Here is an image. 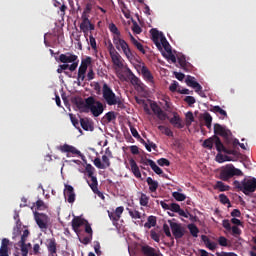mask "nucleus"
Masks as SVG:
<instances>
[{"instance_id": "47", "label": "nucleus", "mask_w": 256, "mask_h": 256, "mask_svg": "<svg viewBox=\"0 0 256 256\" xmlns=\"http://www.w3.org/2000/svg\"><path fill=\"white\" fill-rule=\"evenodd\" d=\"M150 237H151V239H153V241H155L156 243H159V241H161V235H159V233H156L155 230H151V231H150Z\"/></svg>"}, {"instance_id": "38", "label": "nucleus", "mask_w": 256, "mask_h": 256, "mask_svg": "<svg viewBox=\"0 0 256 256\" xmlns=\"http://www.w3.org/2000/svg\"><path fill=\"white\" fill-rule=\"evenodd\" d=\"M188 229L192 235V237H198L199 235V228H197V225L195 224H189Z\"/></svg>"}, {"instance_id": "32", "label": "nucleus", "mask_w": 256, "mask_h": 256, "mask_svg": "<svg viewBox=\"0 0 256 256\" xmlns=\"http://www.w3.org/2000/svg\"><path fill=\"white\" fill-rule=\"evenodd\" d=\"M80 125L84 131H93V125L85 118L80 119Z\"/></svg>"}, {"instance_id": "8", "label": "nucleus", "mask_w": 256, "mask_h": 256, "mask_svg": "<svg viewBox=\"0 0 256 256\" xmlns=\"http://www.w3.org/2000/svg\"><path fill=\"white\" fill-rule=\"evenodd\" d=\"M113 43L118 51H123L124 55L127 57V59H131L133 57V53L131 52V48L129 47V44L127 41L122 39V37L117 38L116 40H113Z\"/></svg>"}, {"instance_id": "53", "label": "nucleus", "mask_w": 256, "mask_h": 256, "mask_svg": "<svg viewBox=\"0 0 256 256\" xmlns=\"http://www.w3.org/2000/svg\"><path fill=\"white\" fill-rule=\"evenodd\" d=\"M94 165L97 167V169H106L105 164L101 163V158H95Z\"/></svg>"}, {"instance_id": "6", "label": "nucleus", "mask_w": 256, "mask_h": 256, "mask_svg": "<svg viewBox=\"0 0 256 256\" xmlns=\"http://www.w3.org/2000/svg\"><path fill=\"white\" fill-rule=\"evenodd\" d=\"M214 135H216V137H218V135L223 137L226 145H230V143L233 141V133H231V130L227 129L221 124H214Z\"/></svg>"}, {"instance_id": "55", "label": "nucleus", "mask_w": 256, "mask_h": 256, "mask_svg": "<svg viewBox=\"0 0 256 256\" xmlns=\"http://www.w3.org/2000/svg\"><path fill=\"white\" fill-rule=\"evenodd\" d=\"M89 43H90V47H92L94 51L97 50V41L95 40V37H93V34L89 36Z\"/></svg>"}, {"instance_id": "63", "label": "nucleus", "mask_w": 256, "mask_h": 256, "mask_svg": "<svg viewBox=\"0 0 256 256\" xmlns=\"http://www.w3.org/2000/svg\"><path fill=\"white\" fill-rule=\"evenodd\" d=\"M178 63L181 67H186L187 65V60L185 58V56H180L178 57Z\"/></svg>"}, {"instance_id": "21", "label": "nucleus", "mask_w": 256, "mask_h": 256, "mask_svg": "<svg viewBox=\"0 0 256 256\" xmlns=\"http://www.w3.org/2000/svg\"><path fill=\"white\" fill-rule=\"evenodd\" d=\"M11 241L8 238H3L0 246V256H9V245Z\"/></svg>"}, {"instance_id": "29", "label": "nucleus", "mask_w": 256, "mask_h": 256, "mask_svg": "<svg viewBox=\"0 0 256 256\" xmlns=\"http://www.w3.org/2000/svg\"><path fill=\"white\" fill-rule=\"evenodd\" d=\"M47 249L50 255L57 254V242L55 241V238L48 240Z\"/></svg>"}, {"instance_id": "12", "label": "nucleus", "mask_w": 256, "mask_h": 256, "mask_svg": "<svg viewBox=\"0 0 256 256\" xmlns=\"http://www.w3.org/2000/svg\"><path fill=\"white\" fill-rule=\"evenodd\" d=\"M34 219L40 229H47L49 227V216L44 213L35 212Z\"/></svg>"}, {"instance_id": "14", "label": "nucleus", "mask_w": 256, "mask_h": 256, "mask_svg": "<svg viewBox=\"0 0 256 256\" xmlns=\"http://www.w3.org/2000/svg\"><path fill=\"white\" fill-rule=\"evenodd\" d=\"M172 115L173 117L168 119L170 125H172L176 129H183V127H185V124L183 123V119H181V116H179V113L173 112Z\"/></svg>"}, {"instance_id": "46", "label": "nucleus", "mask_w": 256, "mask_h": 256, "mask_svg": "<svg viewBox=\"0 0 256 256\" xmlns=\"http://www.w3.org/2000/svg\"><path fill=\"white\" fill-rule=\"evenodd\" d=\"M218 244L220 247H229V240H227L224 236H220L218 238Z\"/></svg>"}, {"instance_id": "4", "label": "nucleus", "mask_w": 256, "mask_h": 256, "mask_svg": "<svg viewBox=\"0 0 256 256\" xmlns=\"http://www.w3.org/2000/svg\"><path fill=\"white\" fill-rule=\"evenodd\" d=\"M232 177H243V171L235 168L233 164H228L220 171V179L221 181H229Z\"/></svg>"}, {"instance_id": "60", "label": "nucleus", "mask_w": 256, "mask_h": 256, "mask_svg": "<svg viewBox=\"0 0 256 256\" xmlns=\"http://www.w3.org/2000/svg\"><path fill=\"white\" fill-rule=\"evenodd\" d=\"M145 148L147 149V151L149 153H151V149H156L157 144L153 143V142H149V144H147L146 142H144Z\"/></svg>"}, {"instance_id": "51", "label": "nucleus", "mask_w": 256, "mask_h": 256, "mask_svg": "<svg viewBox=\"0 0 256 256\" xmlns=\"http://www.w3.org/2000/svg\"><path fill=\"white\" fill-rule=\"evenodd\" d=\"M105 118L107 119L108 123H111V121H115V119H117V116L115 115V112L110 111L105 114Z\"/></svg>"}, {"instance_id": "2", "label": "nucleus", "mask_w": 256, "mask_h": 256, "mask_svg": "<svg viewBox=\"0 0 256 256\" xmlns=\"http://www.w3.org/2000/svg\"><path fill=\"white\" fill-rule=\"evenodd\" d=\"M150 35L157 49L164 48L166 53H171V45L167 41V38H165V35H163V32H159L157 28H152L150 30Z\"/></svg>"}, {"instance_id": "16", "label": "nucleus", "mask_w": 256, "mask_h": 256, "mask_svg": "<svg viewBox=\"0 0 256 256\" xmlns=\"http://www.w3.org/2000/svg\"><path fill=\"white\" fill-rule=\"evenodd\" d=\"M144 165H149L151 167L152 171H154V173H156V175H161V177L167 178V175L163 172V170L159 166H157L155 161H153L151 159H147L146 162H144Z\"/></svg>"}, {"instance_id": "34", "label": "nucleus", "mask_w": 256, "mask_h": 256, "mask_svg": "<svg viewBox=\"0 0 256 256\" xmlns=\"http://www.w3.org/2000/svg\"><path fill=\"white\" fill-rule=\"evenodd\" d=\"M139 203L141 207H148L149 206V196L145 193L140 194Z\"/></svg>"}, {"instance_id": "26", "label": "nucleus", "mask_w": 256, "mask_h": 256, "mask_svg": "<svg viewBox=\"0 0 256 256\" xmlns=\"http://www.w3.org/2000/svg\"><path fill=\"white\" fill-rule=\"evenodd\" d=\"M141 252L144 256H159L157 250L149 245H144L141 247Z\"/></svg>"}, {"instance_id": "28", "label": "nucleus", "mask_w": 256, "mask_h": 256, "mask_svg": "<svg viewBox=\"0 0 256 256\" xmlns=\"http://www.w3.org/2000/svg\"><path fill=\"white\" fill-rule=\"evenodd\" d=\"M146 183L148 184L149 191L151 193H155V191H157V189H159V182H157V180H153V178H151V177H148L146 179Z\"/></svg>"}, {"instance_id": "23", "label": "nucleus", "mask_w": 256, "mask_h": 256, "mask_svg": "<svg viewBox=\"0 0 256 256\" xmlns=\"http://www.w3.org/2000/svg\"><path fill=\"white\" fill-rule=\"evenodd\" d=\"M130 163V171H132L133 175L137 179H141V170H139V166L137 165V162L133 158L129 160Z\"/></svg>"}, {"instance_id": "33", "label": "nucleus", "mask_w": 256, "mask_h": 256, "mask_svg": "<svg viewBox=\"0 0 256 256\" xmlns=\"http://www.w3.org/2000/svg\"><path fill=\"white\" fill-rule=\"evenodd\" d=\"M157 225V217L149 216L147 222L144 224L146 229H151V227H155Z\"/></svg>"}, {"instance_id": "11", "label": "nucleus", "mask_w": 256, "mask_h": 256, "mask_svg": "<svg viewBox=\"0 0 256 256\" xmlns=\"http://www.w3.org/2000/svg\"><path fill=\"white\" fill-rule=\"evenodd\" d=\"M89 65H91V57H87L81 61L77 77V81L79 83H81V81H85V74L87 73V67H89Z\"/></svg>"}, {"instance_id": "24", "label": "nucleus", "mask_w": 256, "mask_h": 256, "mask_svg": "<svg viewBox=\"0 0 256 256\" xmlns=\"http://www.w3.org/2000/svg\"><path fill=\"white\" fill-rule=\"evenodd\" d=\"M141 73H142L143 79L146 80L147 83H151V85H153L154 78H153V74H151V71H149V68H147L146 66H143L141 69Z\"/></svg>"}, {"instance_id": "31", "label": "nucleus", "mask_w": 256, "mask_h": 256, "mask_svg": "<svg viewBox=\"0 0 256 256\" xmlns=\"http://www.w3.org/2000/svg\"><path fill=\"white\" fill-rule=\"evenodd\" d=\"M91 180V182L89 180H86L87 181V184L89 185L90 189L92 191H97V189H99V182L97 181V177L96 176H92V177H89Z\"/></svg>"}, {"instance_id": "35", "label": "nucleus", "mask_w": 256, "mask_h": 256, "mask_svg": "<svg viewBox=\"0 0 256 256\" xmlns=\"http://www.w3.org/2000/svg\"><path fill=\"white\" fill-rule=\"evenodd\" d=\"M82 225H83V220H81V218H74L72 220V228L75 231V233L79 231V227H81Z\"/></svg>"}, {"instance_id": "20", "label": "nucleus", "mask_w": 256, "mask_h": 256, "mask_svg": "<svg viewBox=\"0 0 256 256\" xmlns=\"http://www.w3.org/2000/svg\"><path fill=\"white\" fill-rule=\"evenodd\" d=\"M58 149L59 151H61V153H71L72 155H81V151L77 150V148L69 144H64L62 146H59Z\"/></svg>"}, {"instance_id": "44", "label": "nucleus", "mask_w": 256, "mask_h": 256, "mask_svg": "<svg viewBox=\"0 0 256 256\" xmlns=\"http://www.w3.org/2000/svg\"><path fill=\"white\" fill-rule=\"evenodd\" d=\"M132 31L136 35H141V33L143 32V29H141V26H139V24L137 22H133Z\"/></svg>"}, {"instance_id": "50", "label": "nucleus", "mask_w": 256, "mask_h": 256, "mask_svg": "<svg viewBox=\"0 0 256 256\" xmlns=\"http://www.w3.org/2000/svg\"><path fill=\"white\" fill-rule=\"evenodd\" d=\"M85 169L88 177H93L95 173V167H93L91 164H87Z\"/></svg>"}, {"instance_id": "45", "label": "nucleus", "mask_w": 256, "mask_h": 256, "mask_svg": "<svg viewBox=\"0 0 256 256\" xmlns=\"http://www.w3.org/2000/svg\"><path fill=\"white\" fill-rule=\"evenodd\" d=\"M213 113H219V115H222L223 117H227V111L223 110L219 106H214L212 108Z\"/></svg>"}, {"instance_id": "59", "label": "nucleus", "mask_w": 256, "mask_h": 256, "mask_svg": "<svg viewBox=\"0 0 256 256\" xmlns=\"http://www.w3.org/2000/svg\"><path fill=\"white\" fill-rule=\"evenodd\" d=\"M28 237H29V230H24L21 236V239L18 243H26Z\"/></svg>"}, {"instance_id": "13", "label": "nucleus", "mask_w": 256, "mask_h": 256, "mask_svg": "<svg viewBox=\"0 0 256 256\" xmlns=\"http://www.w3.org/2000/svg\"><path fill=\"white\" fill-rule=\"evenodd\" d=\"M154 115H156L159 119V121H167V119H169V116L167 115V113H165L161 107H159V105H157V103H152L150 105Z\"/></svg>"}, {"instance_id": "54", "label": "nucleus", "mask_w": 256, "mask_h": 256, "mask_svg": "<svg viewBox=\"0 0 256 256\" xmlns=\"http://www.w3.org/2000/svg\"><path fill=\"white\" fill-rule=\"evenodd\" d=\"M219 200H220V203H222V205H227V204H230L231 202L229 201V198L227 197V195L225 194H220L219 195Z\"/></svg>"}, {"instance_id": "10", "label": "nucleus", "mask_w": 256, "mask_h": 256, "mask_svg": "<svg viewBox=\"0 0 256 256\" xmlns=\"http://www.w3.org/2000/svg\"><path fill=\"white\" fill-rule=\"evenodd\" d=\"M168 223L175 239H183V237H185V227H183L180 223L173 222L171 220L168 221Z\"/></svg>"}, {"instance_id": "27", "label": "nucleus", "mask_w": 256, "mask_h": 256, "mask_svg": "<svg viewBox=\"0 0 256 256\" xmlns=\"http://www.w3.org/2000/svg\"><path fill=\"white\" fill-rule=\"evenodd\" d=\"M201 239L203 243L206 245L207 249H209L210 251H215L217 249V243L211 242L209 237L202 235Z\"/></svg>"}, {"instance_id": "1", "label": "nucleus", "mask_w": 256, "mask_h": 256, "mask_svg": "<svg viewBox=\"0 0 256 256\" xmlns=\"http://www.w3.org/2000/svg\"><path fill=\"white\" fill-rule=\"evenodd\" d=\"M215 144L216 150L218 153H226V155H237V152L233 149H227L223 142L221 141V138L217 135H213L212 137L204 140L203 147L204 149H213V145Z\"/></svg>"}, {"instance_id": "17", "label": "nucleus", "mask_w": 256, "mask_h": 256, "mask_svg": "<svg viewBox=\"0 0 256 256\" xmlns=\"http://www.w3.org/2000/svg\"><path fill=\"white\" fill-rule=\"evenodd\" d=\"M64 190V196L68 203H75V189L71 185H66Z\"/></svg>"}, {"instance_id": "22", "label": "nucleus", "mask_w": 256, "mask_h": 256, "mask_svg": "<svg viewBox=\"0 0 256 256\" xmlns=\"http://www.w3.org/2000/svg\"><path fill=\"white\" fill-rule=\"evenodd\" d=\"M110 57L112 59V63L113 65H115V67H118V69H123V61L121 60V55L119 54V52H114L112 54H110Z\"/></svg>"}, {"instance_id": "56", "label": "nucleus", "mask_w": 256, "mask_h": 256, "mask_svg": "<svg viewBox=\"0 0 256 256\" xmlns=\"http://www.w3.org/2000/svg\"><path fill=\"white\" fill-rule=\"evenodd\" d=\"M36 208L38 209V211H43L47 207L45 206V202H43V200H38L36 202Z\"/></svg>"}, {"instance_id": "40", "label": "nucleus", "mask_w": 256, "mask_h": 256, "mask_svg": "<svg viewBox=\"0 0 256 256\" xmlns=\"http://www.w3.org/2000/svg\"><path fill=\"white\" fill-rule=\"evenodd\" d=\"M128 213L132 219H141V212L139 210L128 209Z\"/></svg>"}, {"instance_id": "7", "label": "nucleus", "mask_w": 256, "mask_h": 256, "mask_svg": "<svg viewBox=\"0 0 256 256\" xmlns=\"http://www.w3.org/2000/svg\"><path fill=\"white\" fill-rule=\"evenodd\" d=\"M125 81H130L131 85H133L135 89H137V91H145V84H143V82H141V79L135 76L133 71H131V69L129 68L126 71Z\"/></svg>"}, {"instance_id": "30", "label": "nucleus", "mask_w": 256, "mask_h": 256, "mask_svg": "<svg viewBox=\"0 0 256 256\" xmlns=\"http://www.w3.org/2000/svg\"><path fill=\"white\" fill-rule=\"evenodd\" d=\"M130 41H131L132 45H134V47H136V49H138V51H140V53H143V55H145L146 51H145V48L143 47V44H141L139 41H137V39H135V37H133L132 34H130Z\"/></svg>"}, {"instance_id": "49", "label": "nucleus", "mask_w": 256, "mask_h": 256, "mask_svg": "<svg viewBox=\"0 0 256 256\" xmlns=\"http://www.w3.org/2000/svg\"><path fill=\"white\" fill-rule=\"evenodd\" d=\"M163 231H164L166 237H169L173 241V235L171 234V228L166 223L163 224Z\"/></svg>"}, {"instance_id": "41", "label": "nucleus", "mask_w": 256, "mask_h": 256, "mask_svg": "<svg viewBox=\"0 0 256 256\" xmlns=\"http://www.w3.org/2000/svg\"><path fill=\"white\" fill-rule=\"evenodd\" d=\"M18 245L21 249V254L22 256H27L29 255V248H27V244L24 242V243H19L18 242Z\"/></svg>"}, {"instance_id": "43", "label": "nucleus", "mask_w": 256, "mask_h": 256, "mask_svg": "<svg viewBox=\"0 0 256 256\" xmlns=\"http://www.w3.org/2000/svg\"><path fill=\"white\" fill-rule=\"evenodd\" d=\"M91 24V20L85 21L82 20V23L80 24V29L83 31V33H87L89 31V25Z\"/></svg>"}, {"instance_id": "62", "label": "nucleus", "mask_w": 256, "mask_h": 256, "mask_svg": "<svg viewBox=\"0 0 256 256\" xmlns=\"http://www.w3.org/2000/svg\"><path fill=\"white\" fill-rule=\"evenodd\" d=\"M177 87H179V82L173 81V83L169 86V91L175 93V91H177Z\"/></svg>"}, {"instance_id": "18", "label": "nucleus", "mask_w": 256, "mask_h": 256, "mask_svg": "<svg viewBox=\"0 0 256 256\" xmlns=\"http://www.w3.org/2000/svg\"><path fill=\"white\" fill-rule=\"evenodd\" d=\"M78 57L75 54L72 53H66V54H61L59 56V61L60 63H75L77 61Z\"/></svg>"}, {"instance_id": "3", "label": "nucleus", "mask_w": 256, "mask_h": 256, "mask_svg": "<svg viewBox=\"0 0 256 256\" xmlns=\"http://www.w3.org/2000/svg\"><path fill=\"white\" fill-rule=\"evenodd\" d=\"M234 187L242 191L244 195H249V193H255L256 191V178L248 177L244 178L241 182L238 180L234 181Z\"/></svg>"}, {"instance_id": "5", "label": "nucleus", "mask_w": 256, "mask_h": 256, "mask_svg": "<svg viewBox=\"0 0 256 256\" xmlns=\"http://www.w3.org/2000/svg\"><path fill=\"white\" fill-rule=\"evenodd\" d=\"M87 109L94 117H99L105 111V105L101 101H96L92 96L87 98Z\"/></svg>"}, {"instance_id": "58", "label": "nucleus", "mask_w": 256, "mask_h": 256, "mask_svg": "<svg viewBox=\"0 0 256 256\" xmlns=\"http://www.w3.org/2000/svg\"><path fill=\"white\" fill-rule=\"evenodd\" d=\"M185 103H187L190 107L191 105H195V97L193 96H186L184 99Z\"/></svg>"}, {"instance_id": "64", "label": "nucleus", "mask_w": 256, "mask_h": 256, "mask_svg": "<svg viewBox=\"0 0 256 256\" xmlns=\"http://www.w3.org/2000/svg\"><path fill=\"white\" fill-rule=\"evenodd\" d=\"M232 231V235H234V237H237V235H241V229L237 226H233L231 228Z\"/></svg>"}, {"instance_id": "37", "label": "nucleus", "mask_w": 256, "mask_h": 256, "mask_svg": "<svg viewBox=\"0 0 256 256\" xmlns=\"http://www.w3.org/2000/svg\"><path fill=\"white\" fill-rule=\"evenodd\" d=\"M97 2H95V0H88L87 3L85 4V8L84 11L86 13H91V11H93V7H95Z\"/></svg>"}, {"instance_id": "19", "label": "nucleus", "mask_w": 256, "mask_h": 256, "mask_svg": "<svg viewBox=\"0 0 256 256\" xmlns=\"http://www.w3.org/2000/svg\"><path fill=\"white\" fill-rule=\"evenodd\" d=\"M74 105H76V108L81 113H88L87 109V98L83 100L82 98H76L74 100Z\"/></svg>"}, {"instance_id": "61", "label": "nucleus", "mask_w": 256, "mask_h": 256, "mask_svg": "<svg viewBox=\"0 0 256 256\" xmlns=\"http://www.w3.org/2000/svg\"><path fill=\"white\" fill-rule=\"evenodd\" d=\"M216 256H239L235 252H216Z\"/></svg>"}, {"instance_id": "42", "label": "nucleus", "mask_w": 256, "mask_h": 256, "mask_svg": "<svg viewBox=\"0 0 256 256\" xmlns=\"http://www.w3.org/2000/svg\"><path fill=\"white\" fill-rule=\"evenodd\" d=\"M172 197H174L176 201H185V199H187V196H185V194L180 192H173Z\"/></svg>"}, {"instance_id": "15", "label": "nucleus", "mask_w": 256, "mask_h": 256, "mask_svg": "<svg viewBox=\"0 0 256 256\" xmlns=\"http://www.w3.org/2000/svg\"><path fill=\"white\" fill-rule=\"evenodd\" d=\"M185 83L188 87H192V89H195L196 93H199V91L203 89V86H201V84H199V82H197V80L193 76H187Z\"/></svg>"}, {"instance_id": "39", "label": "nucleus", "mask_w": 256, "mask_h": 256, "mask_svg": "<svg viewBox=\"0 0 256 256\" xmlns=\"http://www.w3.org/2000/svg\"><path fill=\"white\" fill-rule=\"evenodd\" d=\"M214 189H219L221 192L223 191H229V186L225 185L222 181H217Z\"/></svg>"}, {"instance_id": "57", "label": "nucleus", "mask_w": 256, "mask_h": 256, "mask_svg": "<svg viewBox=\"0 0 256 256\" xmlns=\"http://www.w3.org/2000/svg\"><path fill=\"white\" fill-rule=\"evenodd\" d=\"M181 209V206L177 203H171L170 204V211L173 213H178V211Z\"/></svg>"}, {"instance_id": "25", "label": "nucleus", "mask_w": 256, "mask_h": 256, "mask_svg": "<svg viewBox=\"0 0 256 256\" xmlns=\"http://www.w3.org/2000/svg\"><path fill=\"white\" fill-rule=\"evenodd\" d=\"M108 29L110 33H112V41L121 38V31H119V28H117V25H115V23H110Z\"/></svg>"}, {"instance_id": "52", "label": "nucleus", "mask_w": 256, "mask_h": 256, "mask_svg": "<svg viewBox=\"0 0 256 256\" xmlns=\"http://www.w3.org/2000/svg\"><path fill=\"white\" fill-rule=\"evenodd\" d=\"M108 216L113 223H117L121 219L115 212L108 211Z\"/></svg>"}, {"instance_id": "36", "label": "nucleus", "mask_w": 256, "mask_h": 256, "mask_svg": "<svg viewBox=\"0 0 256 256\" xmlns=\"http://www.w3.org/2000/svg\"><path fill=\"white\" fill-rule=\"evenodd\" d=\"M158 129L163 135H166V137H173V131L169 129V127L160 125L158 126Z\"/></svg>"}, {"instance_id": "9", "label": "nucleus", "mask_w": 256, "mask_h": 256, "mask_svg": "<svg viewBox=\"0 0 256 256\" xmlns=\"http://www.w3.org/2000/svg\"><path fill=\"white\" fill-rule=\"evenodd\" d=\"M102 95L107 105H110V106L115 105V101L118 96L113 93V90L111 89V87H109V85H107V83L103 84Z\"/></svg>"}, {"instance_id": "48", "label": "nucleus", "mask_w": 256, "mask_h": 256, "mask_svg": "<svg viewBox=\"0 0 256 256\" xmlns=\"http://www.w3.org/2000/svg\"><path fill=\"white\" fill-rule=\"evenodd\" d=\"M157 163L160 165V167H169V165H171V162L166 158L158 159Z\"/></svg>"}]
</instances>
